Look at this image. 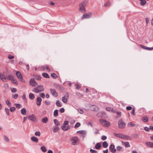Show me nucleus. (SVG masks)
Returning <instances> with one entry per match:
<instances>
[{
    "label": "nucleus",
    "instance_id": "1",
    "mask_svg": "<svg viewBox=\"0 0 153 153\" xmlns=\"http://www.w3.org/2000/svg\"><path fill=\"white\" fill-rule=\"evenodd\" d=\"M87 3L86 1H82L79 4V10L82 13H85L86 12V9L85 7Z\"/></svg>",
    "mask_w": 153,
    "mask_h": 153
},
{
    "label": "nucleus",
    "instance_id": "2",
    "mask_svg": "<svg viewBox=\"0 0 153 153\" xmlns=\"http://www.w3.org/2000/svg\"><path fill=\"white\" fill-rule=\"evenodd\" d=\"M44 90V87L41 85H38L37 87L33 89V91L36 93H38L40 92L43 91Z\"/></svg>",
    "mask_w": 153,
    "mask_h": 153
},
{
    "label": "nucleus",
    "instance_id": "3",
    "mask_svg": "<svg viewBox=\"0 0 153 153\" xmlns=\"http://www.w3.org/2000/svg\"><path fill=\"white\" fill-rule=\"evenodd\" d=\"M69 122L68 121H64L63 125L62 126V129L63 131H66L70 128V126L68 125Z\"/></svg>",
    "mask_w": 153,
    "mask_h": 153
},
{
    "label": "nucleus",
    "instance_id": "4",
    "mask_svg": "<svg viewBox=\"0 0 153 153\" xmlns=\"http://www.w3.org/2000/svg\"><path fill=\"white\" fill-rule=\"evenodd\" d=\"M93 13L91 12H89L88 13H85L83 14L81 17V19L83 20L85 19L90 18L91 17Z\"/></svg>",
    "mask_w": 153,
    "mask_h": 153
},
{
    "label": "nucleus",
    "instance_id": "5",
    "mask_svg": "<svg viewBox=\"0 0 153 153\" xmlns=\"http://www.w3.org/2000/svg\"><path fill=\"white\" fill-rule=\"evenodd\" d=\"M100 122L103 126L106 127H109L110 124V123L109 121L103 119H100Z\"/></svg>",
    "mask_w": 153,
    "mask_h": 153
},
{
    "label": "nucleus",
    "instance_id": "6",
    "mask_svg": "<svg viewBox=\"0 0 153 153\" xmlns=\"http://www.w3.org/2000/svg\"><path fill=\"white\" fill-rule=\"evenodd\" d=\"M118 125L120 128H125L126 123L123 121L122 118L120 119L118 121Z\"/></svg>",
    "mask_w": 153,
    "mask_h": 153
},
{
    "label": "nucleus",
    "instance_id": "7",
    "mask_svg": "<svg viewBox=\"0 0 153 153\" xmlns=\"http://www.w3.org/2000/svg\"><path fill=\"white\" fill-rule=\"evenodd\" d=\"M16 75L18 78L22 82H25V80L23 79L22 75L20 72L19 71H17L16 73Z\"/></svg>",
    "mask_w": 153,
    "mask_h": 153
},
{
    "label": "nucleus",
    "instance_id": "8",
    "mask_svg": "<svg viewBox=\"0 0 153 153\" xmlns=\"http://www.w3.org/2000/svg\"><path fill=\"white\" fill-rule=\"evenodd\" d=\"M71 140L72 141V144L74 145H76L77 142L78 141V138L76 137H74L71 138Z\"/></svg>",
    "mask_w": 153,
    "mask_h": 153
},
{
    "label": "nucleus",
    "instance_id": "9",
    "mask_svg": "<svg viewBox=\"0 0 153 153\" xmlns=\"http://www.w3.org/2000/svg\"><path fill=\"white\" fill-rule=\"evenodd\" d=\"M29 84L32 86L34 87L37 85V83L36 82L34 79H31L29 81Z\"/></svg>",
    "mask_w": 153,
    "mask_h": 153
},
{
    "label": "nucleus",
    "instance_id": "10",
    "mask_svg": "<svg viewBox=\"0 0 153 153\" xmlns=\"http://www.w3.org/2000/svg\"><path fill=\"white\" fill-rule=\"evenodd\" d=\"M110 151L112 153H115L116 151V149L115 148V146L113 144H111L109 147Z\"/></svg>",
    "mask_w": 153,
    "mask_h": 153
},
{
    "label": "nucleus",
    "instance_id": "11",
    "mask_svg": "<svg viewBox=\"0 0 153 153\" xmlns=\"http://www.w3.org/2000/svg\"><path fill=\"white\" fill-rule=\"evenodd\" d=\"M68 97V94L67 93L65 95L62 97V101L63 102L66 103L67 102L68 100L67 98Z\"/></svg>",
    "mask_w": 153,
    "mask_h": 153
},
{
    "label": "nucleus",
    "instance_id": "12",
    "mask_svg": "<svg viewBox=\"0 0 153 153\" xmlns=\"http://www.w3.org/2000/svg\"><path fill=\"white\" fill-rule=\"evenodd\" d=\"M50 90L53 95L54 96L56 97L58 96V94L56 92L55 89H50Z\"/></svg>",
    "mask_w": 153,
    "mask_h": 153
},
{
    "label": "nucleus",
    "instance_id": "13",
    "mask_svg": "<svg viewBox=\"0 0 153 153\" xmlns=\"http://www.w3.org/2000/svg\"><path fill=\"white\" fill-rule=\"evenodd\" d=\"M54 86L57 89L60 90H63V88L60 85L57 84H55L54 85Z\"/></svg>",
    "mask_w": 153,
    "mask_h": 153
},
{
    "label": "nucleus",
    "instance_id": "14",
    "mask_svg": "<svg viewBox=\"0 0 153 153\" xmlns=\"http://www.w3.org/2000/svg\"><path fill=\"white\" fill-rule=\"evenodd\" d=\"M145 144L148 147L153 148V142L147 141L145 142Z\"/></svg>",
    "mask_w": 153,
    "mask_h": 153
},
{
    "label": "nucleus",
    "instance_id": "15",
    "mask_svg": "<svg viewBox=\"0 0 153 153\" xmlns=\"http://www.w3.org/2000/svg\"><path fill=\"white\" fill-rule=\"evenodd\" d=\"M28 118L30 120L33 122L35 121L36 120L35 116L33 114H32L30 115H29L28 116Z\"/></svg>",
    "mask_w": 153,
    "mask_h": 153
},
{
    "label": "nucleus",
    "instance_id": "16",
    "mask_svg": "<svg viewBox=\"0 0 153 153\" xmlns=\"http://www.w3.org/2000/svg\"><path fill=\"white\" fill-rule=\"evenodd\" d=\"M42 101V99L40 97H38L36 99L37 105L38 106L40 105Z\"/></svg>",
    "mask_w": 153,
    "mask_h": 153
},
{
    "label": "nucleus",
    "instance_id": "17",
    "mask_svg": "<svg viewBox=\"0 0 153 153\" xmlns=\"http://www.w3.org/2000/svg\"><path fill=\"white\" fill-rule=\"evenodd\" d=\"M142 48L146 50H152L153 49V47L151 48L148 47L146 46H144L142 45H140Z\"/></svg>",
    "mask_w": 153,
    "mask_h": 153
},
{
    "label": "nucleus",
    "instance_id": "18",
    "mask_svg": "<svg viewBox=\"0 0 153 153\" xmlns=\"http://www.w3.org/2000/svg\"><path fill=\"white\" fill-rule=\"evenodd\" d=\"M122 144L123 146H124L126 148H128L130 146L129 143L128 142H123V141H122Z\"/></svg>",
    "mask_w": 153,
    "mask_h": 153
},
{
    "label": "nucleus",
    "instance_id": "19",
    "mask_svg": "<svg viewBox=\"0 0 153 153\" xmlns=\"http://www.w3.org/2000/svg\"><path fill=\"white\" fill-rule=\"evenodd\" d=\"M31 140L33 142L37 143L38 142V138L35 137L33 136L31 137Z\"/></svg>",
    "mask_w": 153,
    "mask_h": 153
},
{
    "label": "nucleus",
    "instance_id": "20",
    "mask_svg": "<svg viewBox=\"0 0 153 153\" xmlns=\"http://www.w3.org/2000/svg\"><path fill=\"white\" fill-rule=\"evenodd\" d=\"M122 139L127 140H130L131 138L129 136L123 134Z\"/></svg>",
    "mask_w": 153,
    "mask_h": 153
},
{
    "label": "nucleus",
    "instance_id": "21",
    "mask_svg": "<svg viewBox=\"0 0 153 153\" xmlns=\"http://www.w3.org/2000/svg\"><path fill=\"white\" fill-rule=\"evenodd\" d=\"M114 134L115 136L121 139L122 138L123 136V135L120 134H117L116 133H114Z\"/></svg>",
    "mask_w": 153,
    "mask_h": 153
},
{
    "label": "nucleus",
    "instance_id": "22",
    "mask_svg": "<svg viewBox=\"0 0 153 153\" xmlns=\"http://www.w3.org/2000/svg\"><path fill=\"white\" fill-rule=\"evenodd\" d=\"M95 147L96 149H100L101 147V145L100 143H97L95 145Z\"/></svg>",
    "mask_w": 153,
    "mask_h": 153
},
{
    "label": "nucleus",
    "instance_id": "23",
    "mask_svg": "<svg viewBox=\"0 0 153 153\" xmlns=\"http://www.w3.org/2000/svg\"><path fill=\"white\" fill-rule=\"evenodd\" d=\"M42 121L44 123H46L48 121V118L45 117L42 119Z\"/></svg>",
    "mask_w": 153,
    "mask_h": 153
},
{
    "label": "nucleus",
    "instance_id": "24",
    "mask_svg": "<svg viewBox=\"0 0 153 153\" xmlns=\"http://www.w3.org/2000/svg\"><path fill=\"white\" fill-rule=\"evenodd\" d=\"M111 5V3L109 1H108L103 6L109 7H110Z\"/></svg>",
    "mask_w": 153,
    "mask_h": 153
},
{
    "label": "nucleus",
    "instance_id": "25",
    "mask_svg": "<svg viewBox=\"0 0 153 153\" xmlns=\"http://www.w3.org/2000/svg\"><path fill=\"white\" fill-rule=\"evenodd\" d=\"M42 76L45 78H50L49 76L46 73H43L42 74Z\"/></svg>",
    "mask_w": 153,
    "mask_h": 153
},
{
    "label": "nucleus",
    "instance_id": "26",
    "mask_svg": "<svg viewBox=\"0 0 153 153\" xmlns=\"http://www.w3.org/2000/svg\"><path fill=\"white\" fill-rule=\"evenodd\" d=\"M21 114L23 115H25L26 114V111L25 108H23L21 110Z\"/></svg>",
    "mask_w": 153,
    "mask_h": 153
},
{
    "label": "nucleus",
    "instance_id": "27",
    "mask_svg": "<svg viewBox=\"0 0 153 153\" xmlns=\"http://www.w3.org/2000/svg\"><path fill=\"white\" fill-rule=\"evenodd\" d=\"M53 122L56 125V126H58L60 125V123L56 119H54L53 120Z\"/></svg>",
    "mask_w": 153,
    "mask_h": 153
},
{
    "label": "nucleus",
    "instance_id": "28",
    "mask_svg": "<svg viewBox=\"0 0 153 153\" xmlns=\"http://www.w3.org/2000/svg\"><path fill=\"white\" fill-rule=\"evenodd\" d=\"M106 110L108 111L114 112V109L111 107H107L106 108Z\"/></svg>",
    "mask_w": 153,
    "mask_h": 153
},
{
    "label": "nucleus",
    "instance_id": "29",
    "mask_svg": "<svg viewBox=\"0 0 153 153\" xmlns=\"http://www.w3.org/2000/svg\"><path fill=\"white\" fill-rule=\"evenodd\" d=\"M29 98L31 100H33L34 99V95L32 93H30L29 94Z\"/></svg>",
    "mask_w": 153,
    "mask_h": 153
},
{
    "label": "nucleus",
    "instance_id": "30",
    "mask_svg": "<svg viewBox=\"0 0 153 153\" xmlns=\"http://www.w3.org/2000/svg\"><path fill=\"white\" fill-rule=\"evenodd\" d=\"M59 129L58 126H55V127L53 128V131L54 132H57Z\"/></svg>",
    "mask_w": 153,
    "mask_h": 153
},
{
    "label": "nucleus",
    "instance_id": "31",
    "mask_svg": "<svg viewBox=\"0 0 153 153\" xmlns=\"http://www.w3.org/2000/svg\"><path fill=\"white\" fill-rule=\"evenodd\" d=\"M142 120L144 122H147L148 121V118L146 116H144L142 119Z\"/></svg>",
    "mask_w": 153,
    "mask_h": 153
},
{
    "label": "nucleus",
    "instance_id": "32",
    "mask_svg": "<svg viewBox=\"0 0 153 153\" xmlns=\"http://www.w3.org/2000/svg\"><path fill=\"white\" fill-rule=\"evenodd\" d=\"M102 145L104 148H106L108 146V144L106 141H105L103 142Z\"/></svg>",
    "mask_w": 153,
    "mask_h": 153
},
{
    "label": "nucleus",
    "instance_id": "33",
    "mask_svg": "<svg viewBox=\"0 0 153 153\" xmlns=\"http://www.w3.org/2000/svg\"><path fill=\"white\" fill-rule=\"evenodd\" d=\"M41 149L42 150V151L44 152H46L47 150L46 147L44 146H42L41 147Z\"/></svg>",
    "mask_w": 153,
    "mask_h": 153
},
{
    "label": "nucleus",
    "instance_id": "34",
    "mask_svg": "<svg viewBox=\"0 0 153 153\" xmlns=\"http://www.w3.org/2000/svg\"><path fill=\"white\" fill-rule=\"evenodd\" d=\"M146 1L145 0L140 1V4L142 6H144L146 4Z\"/></svg>",
    "mask_w": 153,
    "mask_h": 153
},
{
    "label": "nucleus",
    "instance_id": "35",
    "mask_svg": "<svg viewBox=\"0 0 153 153\" xmlns=\"http://www.w3.org/2000/svg\"><path fill=\"white\" fill-rule=\"evenodd\" d=\"M77 133H80V134H82V135H84V134H85V131L83 130H80L78 131H77Z\"/></svg>",
    "mask_w": 153,
    "mask_h": 153
},
{
    "label": "nucleus",
    "instance_id": "36",
    "mask_svg": "<svg viewBox=\"0 0 153 153\" xmlns=\"http://www.w3.org/2000/svg\"><path fill=\"white\" fill-rule=\"evenodd\" d=\"M51 76L55 79H56L58 77L57 75L55 73L51 74Z\"/></svg>",
    "mask_w": 153,
    "mask_h": 153
},
{
    "label": "nucleus",
    "instance_id": "37",
    "mask_svg": "<svg viewBox=\"0 0 153 153\" xmlns=\"http://www.w3.org/2000/svg\"><path fill=\"white\" fill-rule=\"evenodd\" d=\"M135 125V124H134L132 122L129 123L128 124V126L129 127H133Z\"/></svg>",
    "mask_w": 153,
    "mask_h": 153
},
{
    "label": "nucleus",
    "instance_id": "38",
    "mask_svg": "<svg viewBox=\"0 0 153 153\" xmlns=\"http://www.w3.org/2000/svg\"><path fill=\"white\" fill-rule=\"evenodd\" d=\"M53 115L55 117H56L58 115V110L57 109L55 110L54 112Z\"/></svg>",
    "mask_w": 153,
    "mask_h": 153
},
{
    "label": "nucleus",
    "instance_id": "39",
    "mask_svg": "<svg viewBox=\"0 0 153 153\" xmlns=\"http://www.w3.org/2000/svg\"><path fill=\"white\" fill-rule=\"evenodd\" d=\"M56 103V105L58 107H60L62 106V104L59 100H57Z\"/></svg>",
    "mask_w": 153,
    "mask_h": 153
},
{
    "label": "nucleus",
    "instance_id": "40",
    "mask_svg": "<svg viewBox=\"0 0 153 153\" xmlns=\"http://www.w3.org/2000/svg\"><path fill=\"white\" fill-rule=\"evenodd\" d=\"M13 78H14L13 76L11 75H10L7 77V79L11 81Z\"/></svg>",
    "mask_w": 153,
    "mask_h": 153
},
{
    "label": "nucleus",
    "instance_id": "41",
    "mask_svg": "<svg viewBox=\"0 0 153 153\" xmlns=\"http://www.w3.org/2000/svg\"><path fill=\"white\" fill-rule=\"evenodd\" d=\"M11 81H12V82L14 84H15L16 85L18 84V82L17 81L16 79H14V78L11 80Z\"/></svg>",
    "mask_w": 153,
    "mask_h": 153
},
{
    "label": "nucleus",
    "instance_id": "42",
    "mask_svg": "<svg viewBox=\"0 0 153 153\" xmlns=\"http://www.w3.org/2000/svg\"><path fill=\"white\" fill-rule=\"evenodd\" d=\"M14 56L11 54H9L8 56V58L10 59H12L14 58Z\"/></svg>",
    "mask_w": 153,
    "mask_h": 153
},
{
    "label": "nucleus",
    "instance_id": "43",
    "mask_svg": "<svg viewBox=\"0 0 153 153\" xmlns=\"http://www.w3.org/2000/svg\"><path fill=\"white\" fill-rule=\"evenodd\" d=\"M80 125V124L79 123H77L75 125L74 127L75 128H76L79 127Z\"/></svg>",
    "mask_w": 153,
    "mask_h": 153
},
{
    "label": "nucleus",
    "instance_id": "44",
    "mask_svg": "<svg viewBox=\"0 0 153 153\" xmlns=\"http://www.w3.org/2000/svg\"><path fill=\"white\" fill-rule=\"evenodd\" d=\"M18 96V94H14L12 95V97L15 99H16L17 98Z\"/></svg>",
    "mask_w": 153,
    "mask_h": 153
},
{
    "label": "nucleus",
    "instance_id": "45",
    "mask_svg": "<svg viewBox=\"0 0 153 153\" xmlns=\"http://www.w3.org/2000/svg\"><path fill=\"white\" fill-rule=\"evenodd\" d=\"M11 91L12 92H16L17 90L16 88H11Z\"/></svg>",
    "mask_w": 153,
    "mask_h": 153
},
{
    "label": "nucleus",
    "instance_id": "46",
    "mask_svg": "<svg viewBox=\"0 0 153 153\" xmlns=\"http://www.w3.org/2000/svg\"><path fill=\"white\" fill-rule=\"evenodd\" d=\"M10 111L11 112H13L14 111H15L16 108L15 107H13L11 108H10Z\"/></svg>",
    "mask_w": 153,
    "mask_h": 153
},
{
    "label": "nucleus",
    "instance_id": "47",
    "mask_svg": "<svg viewBox=\"0 0 153 153\" xmlns=\"http://www.w3.org/2000/svg\"><path fill=\"white\" fill-rule=\"evenodd\" d=\"M6 103L9 107H10L11 105V103L9 100H6Z\"/></svg>",
    "mask_w": 153,
    "mask_h": 153
},
{
    "label": "nucleus",
    "instance_id": "48",
    "mask_svg": "<svg viewBox=\"0 0 153 153\" xmlns=\"http://www.w3.org/2000/svg\"><path fill=\"white\" fill-rule=\"evenodd\" d=\"M40 132L39 131H37L35 133V135L36 136H40Z\"/></svg>",
    "mask_w": 153,
    "mask_h": 153
},
{
    "label": "nucleus",
    "instance_id": "49",
    "mask_svg": "<svg viewBox=\"0 0 153 153\" xmlns=\"http://www.w3.org/2000/svg\"><path fill=\"white\" fill-rule=\"evenodd\" d=\"M90 151L91 153H98L95 150H93L92 149H90Z\"/></svg>",
    "mask_w": 153,
    "mask_h": 153
},
{
    "label": "nucleus",
    "instance_id": "50",
    "mask_svg": "<svg viewBox=\"0 0 153 153\" xmlns=\"http://www.w3.org/2000/svg\"><path fill=\"white\" fill-rule=\"evenodd\" d=\"M4 139L7 142H8L9 141V139L6 136H4Z\"/></svg>",
    "mask_w": 153,
    "mask_h": 153
},
{
    "label": "nucleus",
    "instance_id": "51",
    "mask_svg": "<svg viewBox=\"0 0 153 153\" xmlns=\"http://www.w3.org/2000/svg\"><path fill=\"white\" fill-rule=\"evenodd\" d=\"M5 111L6 112V113L7 114V115L8 116H9V110L8 109L5 108Z\"/></svg>",
    "mask_w": 153,
    "mask_h": 153
},
{
    "label": "nucleus",
    "instance_id": "52",
    "mask_svg": "<svg viewBox=\"0 0 153 153\" xmlns=\"http://www.w3.org/2000/svg\"><path fill=\"white\" fill-rule=\"evenodd\" d=\"M78 112L81 114H82L83 113V111L81 109H77Z\"/></svg>",
    "mask_w": 153,
    "mask_h": 153
},
{
    "label": "nucleus",
    "instance_id": "53",
    "mask_svg": "<svg viewBox=\"0 0 153 153\" xmlns=\"http://www.w3.org/2000/svg\"><path fill=\"white\" fill-rule=\"evenodd\" d=\"M122 149V147L120 146H118L117 147V151H120Z\"/></svg>",
    "mask_w": 153,
    "mask_h": 153
},
{
    "label": "nucleus",
    "instance_id": "54",
    "mask_svg": "<svg viewBox=\"0 0 153 153\" xmlns=\"http://www.w3.org/2000/svg\"><path fill=\"white\" fill-rule=\"evenodd\" d=\"M6 79H7V78H6V77L4 76L3 77H1V79L4 82H6Z\"/></svg>",
    "mask_w": 153,
    "mask_h": 153
},
{
    "label": "nucleus",
    "instance_id": "55",
    "mask_svg": "<svg viewBox=\"0 0 153 153\" xmlns=\"http://www.w3.org/2000/svg\"><path fill=\"white\" fill-rule=\"evenodd\" d=\"M16 106L17 108H19L21 107V105L19 104H16Z\"/></svg>",
    "mask_w": 153,
    "mask_h": 153
},
{
    "label": "nucleus",
    "instance_id": "56",
    "mask_svg": "<svg viewBox=\"0 0 153 153\" xmlns=\"http://www.w3.org/2000/svg\"><path fill=\"white\" fill-rule=\"evenodd\" d=\"M107 137L105 136H102L101 137V139L103 140H105L107 139Z\"/></svg>",
    "mask_w": 153,
    "mask_h": 153
},
{
    "label": "nucleus",
    "instance_id": "57",
    "mask_svg": "<svg viewBox=\"0 0 153 153\" xmlns=\"http://www.w3.org/2000/svg\"><path fill=\"white\" fill-rule=\"evenodd\" d=\"M126 109L127 110H130L132 109V108L131 106H128L126 107Z\"/></svg>",
    "mask_w": 153,
    "mask_h": 153
},
{
    "label": "nucleus",
    "instance_id": "58",
    "mask_svg": "<svg viewBox=\"0 0 153 153\" xmlns=\"http://www.w3.org/2000/svg\"><path fill=\"white\" fill-rule=\"evenodd\" d=\"M36 76L38 80H41V77L40 76H39L38 75H36Z\"/></svg>",
    "mask_w": 153,
    "mask_h": 153
},
{
    "label": "nucleus",
    "instance_id": "59",
    "mask_svg": "<svg viewBox=\"0 0 153 153\" xmlns=\"http://www.w3.org/2000/svg\"><path fill=\"white\" fill-rule=\"evenodd\" d=\"M40 95L42 98H44L45 97V94L44 93H41Z\"/></svg>",
    "mask_w": 153,
    "mask_h": 153
},
{
    "label": "nucleus",
    "instance_id": "60",
    "mask_svg": "<svg viewBox=\"0 0 153 153\" xmlns=\"http://www.w3.org/2000/svg\"><path fill=\"white\" fill-rule=\"evenodd\" d=\"M150 129V128H149L148 127H146L144 128V130L147 131H149Z\"/></svg>",
    "mask_w": 153,
    "mask_h": 153
},
{
    "label": "nucleus",
    "instance_id": "61",
    "mask_svg": "<svg viewBox=\"0 0 153 153\" xmlns=\"http://www.w3.org/2000/svg\"><path fill=\"white\" fill-rule=\"evenodd\" d=\"M131 114L133 115H135V109L134 108H133L132 109V111L131 112Z\"/></svg>",
    "mask_w": 153,
    "mask_h": 153
},
{
    "label": "nucleus",
    "instance_id": "62",
    "mask_svg": "<svg viewBox=\"0 0 153 153\" xmlns=\"http://www.w3.org/2000/svg\"><path fill=\"white\" fill-rule=\"evenodd\" d=\"M60 112L62 113H63L65 111V109L63 108H62L60 109Z\"/></svg>",
    "mask_w": 153,
    "mask_h": 153
},
{
    "label": "nucleus",
    "instance_id": "63",
    "mask_svg": "<svg viewBox=\"0 0 153 153\" xmlns=\"http://www.w3.org/2000/svg\"><path fill=\"white\" fill-rule=\"evenodd\" d=\"M45 67L46 68L47 70L48 71H50V70L48 66V65H46L45 66Z\"/></svg>",
    "mask_w": 153,
    "mask_h": 153
},
{
    "label": "nucleus",
    "instance_id": "64",
    "mask_svg": "<svg viewBox=\"0 0 153 153\" xmlns=\"http://www.w3.org/2000/svg\"><path fill=\"white\" fill-rule=\"evenodd\" d=\"M75 85L76 86V88L77 89H78L80 88V86L78 84H75Z\"/></svg>",
    "mask_w": 153,
    "mask_h": 153
}]
</instances>
